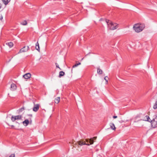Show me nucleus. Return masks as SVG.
<instances>
[{"label": "nucleus", "mask_w": 157, "mask_h": 157, "mask_svg": "<svg viewBox=\"0 0 157 157\" xmlns=\"http://www.w3.org/2000/svg\"><path fill=\"white\" fill-rule=\"evenodd\" d=\"M29 46H27V48H26L25 46H24L20 50L18 53H22L23 52H26L29 50Z\"/></svg>", "instance_id": "6"}, {"label": "nucleus", "mask_w": 157, "mask_h": 157, "mask_svg": "<svg viewBox=\"0 0 157 157\" xmlns=\"http://www.w3.org/2000/svg\"><path fill=\"white\" fill-rule=\"evenodd\" d=\"M15 157L14 154H12L9 156V157Z\"/></svg>", "instance_id": "25"}, {"label": "nucleus", "mask_w": 157, "mask_h": 157, "mask_svg": "<svg viewBox=\"0 0 157 157\" xmlns=\"http://www.w3.org/2000/svg\"><path fill=\"white\" fill-rule=\"evenodd\" d=\"M11 0H2L3 3L6 5H7Z\"/></svg>", "instance_id": "12"}, {"label": "nucleus", "mask_w": 157, "mask_h": 157, "mask_svg": "<svg viewBox=\"0 0 157 157\" xmlns=\"http://www.w3.org/2000/svg\"><path fill=\"white\" fill-rule=\"evenodd\" d=\"M24 108H21V109H19V112H21L22 111L24 110Z\"/></svg>", "instance_id": "26"}, {"label": "nucleus", "mask_w": 157, "mask_h": 157, "mask_svg": "<svg viewBox=\"0 0 157 157\" xmlns=\"http://www.w3.org/2000/svg\"><path fill=\"white\" fill-rule=\"evenodd\" d=\"M113 117L114 118H116L117 117V116H113Z\"/></svg>", "instance_id": "28"}, {"label": "nucleus", "mask_w": 157, "mask_h": 157, "mask_svg": "<svg viewBox=\"0 0 157 157\" xmlns=\"http://www.w3.org/2000/svg\"><path fill=\"white\" fill-rule=\"evenodd\" d=\"M102 71L99 68H98L97 69V73L98 74L101 75L102 74Z\"/></svg>", "instance_id": "13"}, {"label": "nucleus", "mask_w": 157, "mask_h": 157, "mask_svg": "<svg viewBox=\"0 0 157 157\" xmlns=\"http://www.w3.org/2000/svg\"><path fill=\"white\" fill-rule=\"evenodd\" d=\"M3 18L2 16V15L1 14H0V20H2Z\"/></svg>", "instance_id": "27"}, {"label": "nucleus", "mask_w": 157, "mask_h": 157, "mask_svg": "<svg viewBox=\"0 0 157 157\" xmlns=\"http://www.w3.org/2000/svg\"><path fill=\"white\" fill-rule=\"evenodd\" d=\"M6 44L7 45L9 46L10 48H11L13 45V43L12 42L6 43Z\"/></svg>", "instance_id": "18"}, {"label": "nucleus", "mask_w": 157, "mask_h": 157, "mask_svg": "<svg viewBox=\"0 0 157 157\" xmlns=\"http://www.w3.org/2000/svg\"><path fill=\"white\" fill-rule=\"evenodd\" d=\"M80 64H81V63H78L76 64L73 66V68L75 67H77L78 65H80Z\"/></svg>", "instance_id": "22"}, {"label": "nucleus", "mask_w": 157, "mask_h": 157, "mask_svg": "<svg viewBox=\"0 0 157 157\" xmlns=\"http://www.w3.org/2000/svg\"><path fill=\"white\" fill-rule=\"evenodd\" d=\"M97 138V137H94L92 138H91L90 139H86L85 140L86 141H84L83 140H80L77 142L78 144L80 146H82L83 145H89L90 144L88 143L86 144V142L87 143L89 142L90 144H92L94 143V140H96Z\"/></svg>", "instance_id": "1"}, {"label": "nucleus", "mask_w": 157, "mask_h": 157, "mask_svg": "<svg viewBox=\"0 0 157 157\" xmlns=\"http://www.w3.org/2000/svg\"><path fill=\"white\" fill-rule=\"evenodd\" d=\"M65 75L64 72L63 71H60L59 73V77L60 78L61 76H63Z\"/></svg>", "instance_id": "19"}, {"label": "nucleus", "mask_w": 157, "mask_h": 157, "mask_svg": "<svg viewBox=\"0 0 157 157\" xmlns=\"http://www.w3.org/2000/svg\"><path fill=\"white\" fill-rule=\"evenodd\" d=\"M108 78L107 76H105L104 78V79L106 81V82H108Z\"/></svg>", "instance_id": "23"}, {"label": "nucleus", "mask_w": 157, "mask_h": 157, "mask_svg": "<svg viewBox=\"0 0 157 157\" xmlns=\"http://www.w3.org/2000/svg\"><path fill=\"white\" fill-rule=\"evenodd\" d=\"M39 108V105L38 104H34V106L33 108V111L36 112L38 111Z\"/></svg>", "instance_id": "7"}, {"label": "nucleus", "mask_w": 157, "mask_h": 157, "mask_svg": "<svg viewBox=\"0 0 157 157\" xmlns=\"http://www.w3.org/2000/svg\"><path fill=\"white\" fill-rule=\"evenodd\" d=\"M16 120H21L22 118V116L21 115H18L16 116Z\"/></svg>", "instance_id": "15"}, {"label": "nucleus", "mask_w": 157, "mask_h": 157, "mask_svg": "<svg viewBox=\"0 0 157 157\" xmlns=\"http://www.w3.org/2000/svg\"><path fill=\"white\" fill-rule=\"evenodd\" d=\"M21 24L23 25H27V22L25 20L22 22Z\"/></svg>", "instance_id": "21"}, {"label": "nucleus", "mask_w": 157, "mask_h": 157, "mask_svg": "<svg viewBox=\"0 0 157 157\" xmlns=\"http://www.w3.org/2000/svg\"><path fill=\"white\" fill-rule=\"evenodd\" d=\"M110 126L111 128L113 130H115L116 129L113 123H111L110 124Z\"/></svg>", "instance_id": "16"}, {"label": "nucleus", "mask_w": 157, "mask_h": 157, "mask_svg": "<svg viewBox=\"0 0 157 157\" xmlns=\"http://www.w3.org/2000/svg\"><path fill=\"white\" fill-rule=\"evenodd\" d=\"M140 115V114L136 116L135 117V121H134V122H138V121L141 120H140V118L139 117H138L137 118H136V117Z\"/></svg>", "instance_id": "17"}, {"label": "nucleus", "mask_w": 157, "mask_h": 157, "mask_svg": "<svg viewBox=\"0 0 157 157\" xmlns=\"http://www.w3.org/2000/svg\"><path fill=\"white\" fill-rule=\"evenodd\" d=\"M11 120L12 121L14 122L16 120V116H12L11 118Z\"/></svg>", "instance_id": "20"}, {"label": "nucleus", "mask_w": 157, "mask_h": 157, "mask_svg": "<svg viewBox=\"0 0 157 157\" xmlns=\"http://www.w3.org/2000/svg\"><path fill=\"white\" fill-rule=\"evenodd\" d=\"M2 6V4H1L0 3V9L1 8Z\"/></svg>", "instance_id": "29"}, {"label": "nucleus", "mask_w": 157, "mask_h": 157, "mask_svg": "<svg viewBox=\"0 0 157 157\" xmlns=\"http://www.w3.org/2000/svg\"><path fill=\"white\" fill-rule=\"evenodd\" d=\"M90 53H88V54H86V56H87V55H88L89 54H90Z\"/></svg>", "instance_id": "30"}, {"label": "nucleus", "mask_w": 157, "mask_h": 157, "mask_svg": "<svg viewBox=\"0 0 157 157\" xmlns=\"http://www.w3.org/2000/svg\"><path fill=\"white\" fill-rule=\"evenodd\" d=\"M106 22L107 24L108 28L110 30H113L118 27V24L116 23H113L109 20H106Z\"/></svg>", "instance_id": "3"}, {"label": "nucleus", "mask_w": 157, "mask_h": 157, "mask_svg": "<svg viewBox=\"0 0 157 157\" xmlns=\"http://www.w3.org/2000/svg\"><path fill=\"white\" fill-rule=\"evenodd\" d=\"M138 117H139L140 118V120L143 121H147L151 122V119H150L149 117L147 115H145L142 114H140V115L138 116L136 118Z\"/></svg>", "instance_id": "4"}, {"label": "nucleus", "mask_w": 157, "mask_h": 157, "mask_svg": "<svg viewBox=\"0 0 157 157\" xmlns=\"http://www.w3.org/2000/svg\"><path fill=\"white\" fill-rule=\"evenodd\" d=\"M56 66L60 70H61V69L59 67V65L57 63H56Z\"/></svg>", "instance_id": "24"}, {"label": "nucleus", "mask_w": 157, "mask_h": 157, "mask_svg": "<svg viewBox=\"0 0 157 157\" xmlns=\"http://www.w3.org/2000/svg\"><path fill=\"white\" fill-rule=\"evenodd\" d=\"M71 72H72V70H71Z\"/></svg>", "instance_id": "31"}, {"label": "nucleus", "mask_w": 157, "mask_h": 157, "mask_svg": "<svg viewBox=\"0 0 157 157\" xmlns=\"http://www.w3.org/2000/svg\"><path fill=\"white\" fill-rule=\"evenodd\" d=\"M151 125L153 128L157 127V117H155L152 120H151Z\"/></svg>", "instance_id": "5"}, {"label": "nucleus", "mask_w": 157, "mask_h": 157, "mask_svg": "<svg viewBox=\"0 0 157 157\" xmlns=\"http://www.w3.org/2000/svg\"><path fill=\"white\" fill-rule=\"evenodd\" d=\"M11 90H14L16 89L17 86L15 84H12L10 86Z\"/></svg>", "instance_id": "9"}, {"label": "nucleus", "mask_w": 157, "mask_h": 157, "mask_svg": "<svg viewBox=\"0 0 157 157\" xmlns=\"http://www.w3.org/2000/svg\"><path fill=\"white\" fill-rule=\"evenodd\" d=\"M31 74L30 73H27L23 75V77L25 79H28L30 78Z\"/></svg>", "instance_id": "8"}, {"label": "nucleus", "mask_w": 157, "mask_h": 157, "mask_svg": "<svg viewBox=\"0 0 157 157\" xmlns=\"http://www.w3.org/2000/svg\"><path fill=\"white\" fill-rule=\"evenodd\" d=\"M23 124L25 126H27L29 123V121L28 119L25 120V121L22 122Z\"/></svg>", "instance_id": "10"}, {"label": "nucleus", "mask_w": 157, "mask_h": 157, "mask_svg": "<svg viewBox=\"0 0 157 157\" xmlns=\"http://www.w3.org/2000/svg\"><path fill=\"white\" fill-rule=\"evenodd\" d=\"M145 27V25L144 24L138 23L135 24L133 27V29L137 33L142 31Z\"/></svg>", "instance_id": "2"}, {"label": "nucleus", "mask_w": 157, "mask_h": 157, "mask_svg": "<svg viewBox=\"0 0 157 157\" xmlns=\"http://www.w3.org/2000/svg\"><path fill=\"white\" fill-rule=\"evenodd\" d=\"M35 48L38 51L40 52V47L38 42H37L36 44Z\"/></svg>", "instance_id": "11"}, {"label": "nucleus", "mask_w": 157, "mask_h": 157, "mask_svg": "<svg viewBox=\"0 0 157 157\" xmlns=\"http://www.w3.org/2000/svg\"><path fill=\"white\" fill-rule=\"evenodd\" d=\"M60 97H58L55 98V103L58 104L60 101Z\"/></svg>", "instance_id": "14"}]
</instances>
